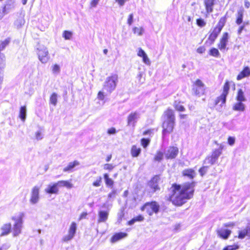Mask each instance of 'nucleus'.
Returning <instances> with one entry per match:
<instances>
[{
	"mask_svg": "<svg viewBox=\"0 0 250 250\" xmlns=\"http://www.w3.org/2000/svg\"><path fill=\"white\" fill-rule=\"evenodd\" d=\"M193 187V183H187L182 185H173L172 193L170 196V201L175 205H182L192 196Z\"/></svg>",
	"mask_w": 250,
	"mask_h": 250,
	"instance_id": "obj_1",
	"label": "nucleus"
},
{
	"mask_svg": "<svg viewBox=\"0 0 250 250\" xmlns=\"http://www.w3.org/2000/svg\"><path fill=\"white\" fill-rule=\"evenodd\" d=\"M119 82V77L117 74L112 73L107 77L103 84V90L107 94H110L116 88Z\"/></svg>",
	"mask_w": 250,
	"mask_h": 250,
	"instance_id": "obj_2",
	"label": "nucleus"
},
{
	"mask_svg": "<svg viewBox=\"0 0 250 250\" xmlns=\"http://www.w3.org/2000/svg\"><path fill=\"white\" fill-rule=\"evenodd\" d=\"M24 216L25 213L23 212H19L12 217L11 219L14 222L13 227L14 236H17L21 233Z\"/></svg>",
	"mask_w": 250,
	"mask_h": 250,
	"instance_id": "obj_3",
	"label": "nucleus"
},
{
	"mask_svg": "<svg viewBox=\"0 0 250 250\" xmlns=\"http://www.w3.org/2000/svg\"><path fill=\"white\" fill-rule=\"evenodd\" d=\"M230 82L226 81L223 86V92L221 95L218 97L215 100V104L217 105L221 103L220 105L221 107L217 108V109L221 111L222 110V106L225 104L226 101V97L228 94L229 90Z\"/></svg>",
	"mask_w": 250,
	"mask_h": 250,
	"instance_id": "obj_4",
	"label": "nucleus"
},
{
	"mask_svg": "<svg viewBox=\"0 0 250 250\" xmlns=\"http://www.w3.org/2000/svg\"><path fill=\"white\" fill-rule=\"evenodd\" d=\"M159 205L156 202L153 201L146 203L141 209L146 211L149 215H152L154 213H157L159 211Z\"/></svg>",
	"mask_w": 250,
	"mask_h": 250,
	"instance_id": "obj_5",
	"label": "nucleus"
},
{
	"mask_svg": "<svg viewBox=\"0 0 250 250\" xmlns=\"http://www.w3.org/2000/svg\"><path fill=\"white\" fill-rule=\"evenodd\" d=\"M37 55L39 60L42 63H46L50 59L49 52L46 47L40 46L37 48Z\"/></svg>",
	"mask_w": 250,
	"mask_h": 250,
	"instance_id": "obj_6",
	"label": "nucleus"
},
{
	"mask_svg": "<svg viewBox=\"0 0 250 250\" xmlns=\"http://www.w3.org/2000/svg\"><path fill=\"white\" fill-rule=\"evenodd\" d=\"M206 90L205 84L199 79H197L193 84V91L196 95H202Z\"/></svg>",
	"mask_w": 250,
	"mask_h": 250,
	"instance_id": "obj_7",
	"label": "nucleus"
},
{
	"mask_svg": "<svg viewBox=\"0 0 250 250\" xmlns=\"http://www.w3.org/2000/svg\"><path fill=\"white\" fill-rule=\"evenodd\" d=\"M15 0H7L2 10H0V20L15 7Z\"/></svg>",
	"mask_w": 250,
	"mask_h": 250,
	"instance_id": "obj_8",
	"label": "nucleus"
},
{
	"mask_svg": "<svg viewBox=\"0 0 250 250\" xmlns=\"http://www.w3.org/2000/svg\"><path fill=\"white\" fill-rule=\"evenodd\" d=\"M40 187L37 186H34L32 188L29 200L30 203L31 204L35 205L39 202L40 200Z\"/></svg>",
	"mask_w": 250,
	"mask_h": 250,
	"instance_id": "obj_9",
	"label": "nucleus"
},
{
	"mask_svg": "<svg viewBox=\"0 0 250 250\" xmlns=\"http://www.w3.org/2000/svg\"><path fill=\"white\" fill-rule=\"evenodd\" d=\"M179 152L178 148L176 146H169L165 151V156L167 159L175 158Z\"/></svg>",
	"mask_w": 250,
	"mask_h": 250,
	"instance_id": "obj_10",
	"label": "nucleus"
},
{
	"mask_svg": "<svg viewBox=\"0 0 250 250\" xmlns=\"http://www.w3.org/2000/svg\"><path fill=\"white\" fill-rule=\"evenodd\" d=\"M229 34L227 32L224 33L223 34L222 38L220 39L219 43L218 44V47L221 51L223 52L225 50H227L228 49V48H227Z\"/></svg>",
	"mask_w": 250,
	"mask_h": 250,
	"instance_id": "obj_11",
	"label": "nucleus"
},
{
	"mask_svg": "<svg viewBox=\"0 0 250 250\" xmlns=\"http://www.w3.org/2000/svg\"><path fill=\"white\" fill-rule=\"evenodd\" d=\"M140 114L139 112L135 111L131 112L127 117V125H132L134 126L138 120L140 118Z\"/></svg>",
	"mask_w": 250,
	"mask_h": 250,
	"instance_id": "obj_12",
	"label": "nucleus"
},
{
	"mask_svg": "<svg viewBox=\"0 0 250 250\" xmlns=\"http://www.w3.org/2000/svg\"><path fill=\"white\" fill-rule=\"evenodd\" d=\"M160 178L158 176H154L148 183V186L151 188L152 192L159 190V184Z\"/></svg>",
	"mask_w": 250,
	"mask_h": 250,
	"instance_id": "obj_13",
	"label": "nucleus"
},
{
	"mask_svg": "<svg viewBox=\"0 0 250 250\" xmlns=\"http://www.w3.org/2000/svg\"><path fill=\"white\" fill-rule=\"evenodd\" d=\"M174 122L164 120L163 124V133L165 135L167 133H170L173 131Z\"/></svg>",
	"mask_w": 250,
	"mask_h": 250,
	"instance_id": "obj_14",
	"label": "nucleus"
},
{
	"mask_svg": "<svg viewBox=\"0 0 250 250\" xmlns=\"http://www.w3.org/2000/svg\"><path fill=\"white\" fill-rule=\"evenodd\" d=\"M44 192L49 194H58L59 188L56 183H51L48 184L44 189Z\"/></svg>",
	"mask_w": 250,
	"mask_h": 250,
	"instance_id": "obj_15",
	"label": "nucleus"
},
{
	"mask_svg": "<svg viewBox=\"0 0 250 250\" xmlns=\"http://www.w3.org/2000/svg\"><path fill=\"white\" fill-rule=\"evenodd\" d=\"M218 0H204V3L208 13H211L213 11V6L217 2Z\"/></svg>",
	"mask_w": 250,
	"mask_h": 250,
	"instance_id": "obj_16",
	"label": "nucleus"
},
{
	"mask_svg": "<svg viewBox=\"0 0 250 250\" xmlns=\"http://www.w3.org/2000/svg\"><path fill=\"white\" fill-rule=\"evenodd\" d=\"M231 232V230L223 227L217 230L218 235L224 239H228Z\"/></svg>",
	"mask_w": 250,
	"mask_h": 250,
	"instance_id": "obj_17",
	"label": "nucleus"
},
{
	"mask_svg": "<svg viewBox=\"0 0 250 250\" xmlns=\"http://www.w3.org/2000/svg\"><path fill=\"white\" fill-rule=\"evenodd\" d=\"M164 120L175 122L174 111L171 109H167L164 112Z\"/></svg>",
	"mask_w": 250,
	"mask_h": 250,
	"instance_id": "obj_18",
	"label": "nucleus"
},
{
	"mask_svg": "<svg viewBox=\"0 0 250 250\" xmlns=\"http://www.w3.org/2000/svg\"><path fill=\"white\" fill-rule=\"evenodd\" d=\"M99 218L98 223L105 222L108 219V212L107 211L100 210L98 213Z\"/></svg>",
	"mask_w": 250,
	"mask_h": 250,
	"instance_id": "obj_19",
	"label": "nucleus"
},
{
	"mask_svg": "<svg viewBox=\"0 0 250 250\" xmlns=\"http://www.w3.org/2000/svg\"><path fill=\"white\" fill-rule=\"evenodd\" d=\"M250 76V68L247 66L238 74L237 77V80H241V79L248 77Z\"/></svg>",
	"mask_w": 250,
	"mask_h": 250,
	"instance_id": "obj_20",
	"label": "nucleus"
},
{
	"mask_svg": "<svg viewBox=\"0 0 250 250\" xmlns=\"http://www.w3.org/2000/svg\"><path fill=\"white\" fill-rule=\"evenodd\" d=\"M127 234L125 232H119L115 234L111 238V242L112 243H115L117 241L126 237Z\"/></svg>",
	"mask_w": 250,
	"mask_h": 250,
	"instance_id": "obj_21",
	"label": "nucleus"
},
{
	"mask_svg": "<svg viewBox=\"0 0 250 250\" xmlns=\"http://www.w3.org/2000/svg\"><path fill=\"white\" fill-rule=\"evenodd\" d=\"M246 108V106L242 102H238L235 103L232 106V109L237 111H244Z\"/></svg>",
	"mask_w": 250,
	"mask_h": 250,
	"instance_id": "obj_22",
	"label": "nucleus"
},
{
	"mask_svg": "<svg viewBox=\"0 0 250 250\" xmlns=\"http://www.w3.org/2000/svg\"><path fill=\"white\" fill-rule=\"evenodd\" d=\"M183 175L187 176L189 179H193L196 175V172L194 170L191 168H188L184 170L182 172Z\"/></svg>",
	"mask_w": 250,
	"mask_h": 250,
	"instance_id": "obj_23",
	"label": "nucleus"
},
{
	"mask_svg": "<svg viewBox=\"0 0 250 250\" xmlns=\"http://www.w3.org/2000/svg\"><path fill=\"white\" fill-rule=\"evenodd\" d=\"M248 236L250 238V227H247L246 229L239 231L238 238L243 239L245 237Z\"/></svg>",
	"mask_w": 250,
	"mask_h": 250,
	"instance_id": "obj_24",
	"label": "nucleus"
},
{
	"mask_svg": "<svg viewBox=\"0 0 250 250\" xmlns=\"http://www.w3.org/2000/svg\"><path fill=\"white\" fill-rule=\"evenodd\" d=\"M11 229V225L10 223L4 224L1 228V233L0 236L7 235L10 231Z\"/></svg>",
	"mask_w": 250,
	"mask_h": 250,
	"instance_id": "obj_25",
	"label": "nucleus"
},
{
	"mask_svg": "<svg viewBox=\"0 0 250 250\" xmlns=\"http://www.w3.org/2000/svg\"><path fill=\"white\" fill-rule=\"evenodd\" d=\"M58 188L60 187H66L67 188H71L73 187V184L68 181H59L56 182Z\"/></svg>",
	"mask_w": 250,
	"mask_h": 250,
	"instance_id": "obj_26",
	"label": "nucleus"
},
{
	"mask_svg": "<svg viewBox=\"0 0 250 250\" xmlns=\"http://www.w3.org/2000/svg\"><path fill=\"white\" fill-rule=\"evenodd\" d=\"M80 165V163L78 161H74L73 162L69 163L68 165L63 168V171L67 172L70 171L75 167Z\"/></svg>",
	"mask_w": 250,
	"mask_h": 250,
	"instance_id": "obj_27",
	"label": "nucleus"
},
{
	"mask_svg": "<svg viewBox=\"0 0 250 250\" xmlns=\"http://www.w3.org/2000/svg\"><path fill=\"white\" fill-rule=\"evenodd\" d=\"M236 99L238 102H246V98L245 96L244 93L241 89L238 90Z\"/></svg>",
	"mask_w": 250,
	"mask_h": 250,
	"instance_id": "obj_28",
	"label": "nucleus"
},
{
	"mask_svg": "<svg viewBox=\"0 0 250 250\" xmlns=\"http://www.w3.org/2000/svg\"><path fill=\"white\" fill-rule=\"evenodd\" d=\"M19 117L22 122H24L26 117V108L25 106H21L20 108Z\"/></svg>",
	"mask_w": 250,
	"mask_h": 250,
	"instance_id": "obj_29",
	"label": "nucleus"
},
{
	"mask_svg": "<svg viewBox=\"0 0 250 250\" xmlns=\"http://www.w3.org/2000/svg\"><path fill=\"white\" fill-rule=\"evenodd\" d=\"M141 150L140 147H138L136 146H133L131 150V155L133 157L138 156L141 152Z\"/></svg>",
	"mask_w": 250,
	"mask_h": 250,
	"instance_id": "obj_30",
	"label": "nucleus"
},
{
	"mask_svg": "<svg viewBox=\"0 0 250 250\" xmlns=\"http://www.w3.org/2000/svg\"><path fill=\"white\" fill-rule=\"evenodd\" d=\"M104 178L105 181V184L108 187H112L114 184V181L109 177V175L107 173L104 175Z\"/></svg>",
	"mask_w": 250,
	"mask_h": 250,
	"instance_id": "obj_31",
	"label": "nucleus"
},
{
	"mask_svg": "<svg viewBox=\"0 0 250 250\" xmlns=\"http://www.w3.org/2000/svg\"><path fill=\"white\" fill-rule=\"evenodd\" d=\"M216 162V161L213 159L211 156H208L204 160V164L209 166L214 164Z\"/></svg>",
	"mask_w": 250,
	"mask_h": 250,
	"instance_id": "obj_32",
	"label": "nucleus"
},
{
	"mask_svg": "<svg viewBox=\"0 0 250 250\" xmlns=\"http://www.w3.org/2000/svg\"><path fill=\"white\" fill-rule=\"evenodd\" d=\"M58 101V95L56 93H53L50 97L49 102L54 106H56Z\"/></svg>",
	"mask_w": 250,
	"mask_h": 250,
	"instance_id": "obj_33",
	"label": "nucleus"
},
{
	"mask_svg": "<svg viewBox=\"0 0 250 250\" xmlns=\"http://www.w3.org/2000/svg\"><path fill=\"white\" fill-rule=\"evenodd\" d=\"M77 229V225L75 222H72L70 226L68 233L74 236Z\"/></svg>",
	"mask_w": 250,
	"mask_h": 250,
	"instance_id": "obj_34",
	"label": "nucleus"
},
{
	"mask_svg": "<svg viewBox=\"0 0 250 250\" xmlns=\"http://www.w3.org/2000/svg\"><path fill=\"white\" fill-rule=\"evenodd\" d=\"M243 13H244V10L243 9H240L238 11L237 18L236 20L237 24H240L242 22Z\"/></svg>",
	"mask_w": 250,
	"mask_h": 250,
	"instance_id": "obj_35",
	"label": "nucleus"
},
{
	"mask_svg": "<svg viewBox=\"0 0 250 250\" xmlns=\"http://www.w3.org/2000/svg\"><path fill=\"white\" fill-rule=\"evenodd\" d=\"M164 153L161 151H157L154 156V160L155 161L160 162L164 158Z\"/></svg>",
	"mask_w": 250,
	"mask_h": 250,
	"instance_id": "obj_36",
	"label": "nucleus"
},
{
	"mask_svg": "<svg viewBox=\"0 0 250 250\" xmlns=\"http://www.w3.org/2000/svg\"><path fill=\"white\" fill-rule=\"evenodd\" d=\"M174 107L179 111H184L185 110V107L182 105L181 102L175 101L174 103Z\"/></svg>",
	"mask_w": 250,
	"mask_h": 250,
	"instance_id": "obj_37",
	"label": "nucleus"
},
{
	"mask_svg": "<svg viewBox=\"0 0 250 250\" xmlns=\"http://www.w3.org/2000/svg\"><path fill=\"white\" fill-rule=\"evenodd\" d=\"M10 38H8L2 41L0 44V51L3 50L10 42Z\"/></svg>",
	"mask_w": 250,
	"mask_h": 250,
	"instance_id": "obj_38",
	"label": "nucleus"
},
{
	"mask_svg": "<svg viewBox=\"0 0 250 250\" xmlns=\"http://www.w3.org/2000/svg\"><path fill=\"white\" fill-rule=\"evenodd\" d=\"M221 152H220V150H216L214 149L212 152L211 155H210L211 157H212L213 159L215 160L216 162L217 161L218 158L221 155Z\"/></svg>",
	"mask_w": 250,
	"mask_h": 250,
	"instance_id": "obj_39",
	"label": "nucleus"
},
{
	"mask_svg": "<svg viewBox=\"0 0 250 250\" xmlns=\"http://www.w3.org/2000/svg\"><path fill=\"white\" fill-rule=\"evenodd\" d=\"M132 30L134 34H137L139 36H142L144 32V29L142 27L140 28L134 27Z\"/></svg>",
	"mask_w": 250,
	"mask_h": 250,
	"instance_id": "obj_40",
	"label": "nucleus"
},
{
	"mask_svg": "<svg viewBox=\"0 0 250 250\" xmlns=\"http://www.w3.org/2000/svg\"><path fill=\"white\" fill-rule=\"evenodd\" d=\"M209 54L210 55L215 57H220V53L218 50L215 48H212L209 50Z\"/></svg>",
	"mask_w": 250,
	"mask_h": 250,
	"instance_id": "obj_41",
	"label": "nucleus"
},
{
	"mask_svg": "<svg viewBox=\"0 0 250 250\" xmlns=\"http://www.w3.org/2000/svg\"><path fill=\"white\" fill-rule=\"evenodd\" d=\"M144 75H145V73H144V72H143V71H139L138 72V74L137 76V79L138 80L139 83L141 84H142V83H143L145 82V78H144L143 79V77Z\"/></svg>",
	"mask_w": 250,
	"mask_h": 250,
	"instance_id": "obj_42",
	"label": "nucleus"
},
{
	"mask_svg": "<svg viewBox=\"0 0 250 250\" xmlns=\"http://www.w3.org/2000/svg\"><path fill=\"white\" fill-rule=\"evenodd\" d=\"M61 69L59 65L55 64L52 66V73L55 75H58L60 73Z\"/></svg>",
	"mask_w": 250,
	"mask_h": 250,
	"instance_id": "obj_43",
	"label": "nucleus"
},
{
	"mask_svg": "<svg viewBox=\"0 0 250 250\" xmlns=\"http://www.w3.org/2000/svg\"><path fill=\"white\" fill-rule=\"evenodd\" d=\"M226 22V17H222L220 19V20H219V22H218V24H217L216 26L219 27V28H221V29H222L223 27L225 25V24Z\"/></svg>",
	"mask_w": 250,
	"mask_h": 250,
	"instance_id": "obj_44",
	"label": "nucleus"
},
{
	"mask_svg": "<svg viewBox=\"0 0 250 250\" xmlns=\"http://www.w3.org/2000/svg\"><path fill=\"white\" fill-rule=\"evenodd\" d=\"M5 67V58L3 55H0V70L4 71Z\"/></svg>",
	"mask_w": 250,
	"mask_h": 250,
	"instance_id": "obj_45",
	"label": "nucleus"
},
{
	"mask_svg": "<svg viewBox=\"0 0 250 250\" xmlns=\"http://www.w3.org/2000/svg\"><path fill=\"white\" fill-rule=\"evenodd\" d=\"M72 32L69 31H64L62 34V37L65 40H70L72 36Z\"/></svg>",
	"mask_w": 250,
	"mask_h": 250,
	"instance_id": "obj_46",
	"label": "nucleus"
},
{
	"mask_svg": "<svg viewBox=\"0 0 250 250\" xmlns=\"http://www.w3.org/2000/svg\"><path fill=\"white\" fill-rule=\"evenodd\" d=\"M196 24L198 26L203 27L206 25V22L203 19L199 18L197 19Z\"/></svg>",
	"mask_w": 250,
	"mask_h": 250,
	"instance_id": "obj_47",
	"label": "nucleus"
},
{
	"mask_svg": "<svg viewBox=\"0 0 250 250\" xmlns=\"http://www.w3.org/2000/svg\"><path fill=\"white\" fill-rule=\"evenodd\" d=\"M208 166H203L202 167H201L199 170V172L200 173V175L203 176V175H204L207 170H208Z\"/></svg>",
	"mask_w": 250,
	"mask_h": 250,
	"instance_id": "obj_48",
	"label": "nucleus"
},
{
	"mask_svg": "<svg viewBox=\"0 0 250 250\" xmlns=\"http://www.w3.org/2000/svg\"><path fill=\"white\" fill-rule=\"evenodd\" d=\"M141 145L144 147L146 148L149 144L150 140L148 139L143 138L141 139Z\"/></svg>",
	"mask_w": 250,
	"mask_h": 250,
	"instance_id": "obj_49",
	"label": "nucleus"
},
{
	"mask_svg": "<svg viewBox=\"0 0 250 250\" xmlns=\"http://www.w3.org/2000/svg\"><path fill=\"white\" fill-rule=\"evenodd\" d=\"M102 177L101 176L98 177L96 180L93 183V186L95 187H99L101 185L102 183Z\"/></svg>",
	"mask_w": 250,
	"mask_h": 250,
	"instance_id": "obj_50",
	"label": "nucleus"
},
{
	"mask_svg": "<svg viewBox=\"0 0 250 250\" xmlns=\"http://www.w3.org/2000/svg\"><path fill=\"white\" fill-rule=\"evenodd\" d=\"M24 20L22 18H20L15 21V24L18 27H20L24 24Z\"/></svg>",
	"mask_w": 250,
	"mask_h": 250,
	"instance_id": "obj_51",
	"label": "nucleus"
},
{
	"mask_svg": "<svg viewBox=\"0 0 250 250\" xmlns=\"http://www.w3.org/2000/svg\"><path fill=\"white\" fill-rule=\"evenodd\" d=\"M143 59V62L144 63H145L147 65H150L151 64V62L147 57V55L146 54L143 57H142Z\"/></svg>",
	"mask_w": 250,
	"mask_h": 250,
	"instance_id": "obj_52",
	"label": "nucleus"
},
{
	"mask_svg": "<svg viewBox=\"0 0 250 250\" xmlns=\"http://www.w3.org/2000/svg\"><path fill=\"white\" fill-rule=\"evenodd\" d=\"M97 98L101 101H104L105 98V95L103 91H100L98 92L97 95Z\"/></svg>",
	"mask_w": 250,
	"mask_h": 250,
	"instance_id": "obj_53",
	"label": "nucleus"
},
{
	"mask_svg": "<svg viewBox=\"0 0 250 250\" xmlns=\"http://www.w3.org/2000/svg\"><path fill=\"white\" fill-rule=\"evenodd\" d=\"M73 237V236L68 233L67 234L63 236L62 238V241L64 242H68L71 240Z\"/></svg>",
	"mask_w": 250,
	"mask_h": 250,
	"instance_id": "obj_54",
	"label": "nucleus"
},
{
	"mask_svg": "<svg viewBox=\"0 0 250 250\" xmlns=\"http://www.w3.org/2000/svg\"><path fill=\"white\" fill-rule=\"evenodd\" d=\"M217 36V35L212 32L208 37V40H210L211 42V43H212L215 41Z\"/></svg>",
	"mask_w": 250,
	"mask_h": 250,
	"instance_id": "obj_55",
	"label": "nucleus"
},
{
	"mask_svg": "<svg viewBox=\"0 0 250 250\" xmlns=\"http://www.w3.org/2000/svg\"><path fill=\"white\" fill-rule=\"evenodd\" d=\"M239 248L237 245L235 246H228L226 247L223 250H236Z\"/></svg>",
	"mask_w": 250,
	"mask_h": 250,
	"instance_id": "obj_56",
	"label": "nucleus"
},
{
	"mask_svg": "<svg viewBox=\"0 0 250 250\" xmlns=\"http://www.w3.org/2000/svg\"><path fill=\"white\" fill-rule=\"evenodd\" d=\"M35 137L37 140H41L43 138V135L41 131H37L35 133Z\"/></svg>",
	"mask_w": 250,
	"mask_h": 250,
	"instance_id": "obj_57",
	"label": "nucleus"
},
{
	"mask_svg": "<svg viewBox=\"0 0 250 250\" xmlns=\"http://www.w3.org/2000/svg\"><path fill=\"white\" fill-rule=\"evenodd\" d=\"M114 167V166L109 164H106L104 166V168L105 170H111Z\"/></svg>",
	"mask_w": 250,
	"mask_h": 250,
	"instance_id": "obj_58",
	"label": "nucleus"
},
{
	"mask_svg": "<svg viewBox=\"0 0 250 250\" xmlns=\"http://www.w3.org/2000/svg\"><path fill=\"white\" fill-rule=\"evenodd\" d=\"M235 138L229 137L228 139V144L230 146H233L235 143Z\"/></svg>",
	"mask_w": 250,
	"mask_h": 250,
	"instance_id": "obj_59",
	"label": "nucleus"
},
{
	"mask_svg": "<svg viewBox=\"0 0 250 250\" xmlns=\"http://www.w3.org/2000/svg\"><path fill=\"white\" fill-rule=\"evenodd\" d=\"M183 19L185 21H187L188 22H191L192 21V18L189 15H185L183 16Z\"/></svg>",
	"mask_w": 250,
	"mask_h": 250,
	"instance_id": "obj_60",
	"label": "nucleus"
},
{
	"mask_svg": "<svg viewBox=\"0 0 250 250\" xmlns=\"http://www.w3.org/2000/svg\"><path fill=\"white\" fill-rule=\"evenodd\" d=\"M146 54V52L142 48H140L139 49L138 52L137 53V55L138 56H139L140 57H142Z\"/></svg>",
	"mask_w": 250,
	"mask_h": 250,
	"instance_id": "obj_61",
	"label": "nucleus"
},
{
	"mask_svg": "<svg viewBox=\"0 0 250 250\" xmlns=\"http://www.w3.org/2000/svg\"><path fill=\"white\" fill-rule=\"evenodd\" d=\"M133 15L132 14H130L127 20V23L131 25L133 22Z\"/></svg>",
	"mask_w": 250,
	"mask_h": 250,
	"instance_id": "obj_62",
	"label": "nucleus"
},
{
	"mask_svg": "<svg viewBox=\"0 0 250 250\" xmlns=\"http://www.w3.org/2000/svg\"><path fill=\"white\" fill-rule=\"evenodd\" d=\"M221 30L222 29L221 28L216 26V27L214 28L212 32L218 36Z\"/></svg>",
	"mask_w": 250,
	"mask_h": 250,
	"instance_id": "obj_63",
	"label": "nucleus"
},
{
	"mask_svg": "<svg viewBox=\"0 0 250 250\" xmlns=\"http://www.w3.org/2000/svg\"><path fill=\"white\" fill-rule=\"evenodd\" d=\"M116 132V129L114 127L110 128L108 129L107 133L109 134H114Z\"/></svg>",
	"mask_w": 250,
	"mask_h": 250,
	"instance_id": "obj_64",
	"label": "nucleus"
}]
</instances>
